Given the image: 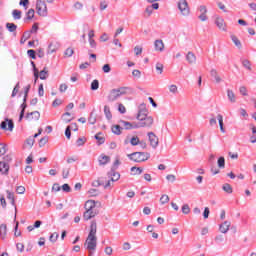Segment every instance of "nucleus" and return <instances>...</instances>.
Wrapping results in <instances>:
<instances>
[{
  "label": "nucleus",
  "instance_id": "423d86ee",
  "mask_svg": "<svg viewBox=\"0 0 256 256\" xmlns=\"http://www.w3.org/2000/svg\"><path fill=\"white\" fill-rule=\"evenodd\" d=\"M154 123L153 117L147 116L146 118L139 120L137 124L138 129L141 127H152Z\"/></svg>",
  "mask_w": 256,
  "mask_h": 256
},
{
  "label": "nucleus",
  "instance_id": "2f4dec72",
  "mask_svg": "<svg viewBox=\"0 0 256 256\" xmlns=\"http://www.w3.org/2000/svg\"><path fill=\"white\" fill-rule=\"evenodd\" d=\"M62 121H64V123H71V121H73V117H71V113L66 112L62 115Z\"/></svg>",
  "mask_w": 256,
  "mask_h": 256
},
{
  "label": "nucleus",
  "instance_id": "5701e85b",
  "mask_svg": "<svg viewBox=\"0 0 256 256\" xmlns=\"http://www.w3.org/2000/svg\"><path fill=\"white\" fill-rule=\"evenodd\" d=\"M210 75H211V77L214 78L215 83H221V81H222L221 76L219 75V72H217L216 69H212L210 71Z\"/></svg>",
  "mask_w": 256,
  "mask_h": 256
},
{
  "label": "nucleus",
  "instance_id": "393cba45",
  "mask_svg": "<svg viewBox=\"0 0 256 256\" xmlns=\"http://www.w3.org/2000/svg\"><path fill=\"white\" fill-rule=\"evenodd\" d=\"M104 114L108 121H111V119H113V114H111V108L108 105L104 106Z\"/></svg>",
  "mask_w": 256,
  "mask_h": 256
},
{
  "label": "nucleus",
  "instance_id": "72a5a7b5",
  "mask_svg": "<svg viewBox=\"0 0 256 256\" xmlns=\"http://www.w3.org/2000/svg\"><path fill=\"white\" fill-rule=\"evenodd\" d=\"M231 39H232V42L234 43V45H236L238 47V49H241V47H242L241 40H239V38L235 35H231Z\"/></svg>",
  "mask_w": 256,
  "mask_h": 256
},
{
  "label": "nucleus",
  "instance_id": "49530a36",
  "mask_svg": "<svg viewBox=\"0 0 256 256\" xmlns=\"http://www.w3.org/2000/svg\"><path fill=\"white\" fill-rule=\"evenodd\" d=\"M218 167L220 169H225V157H220L218 159Z\"/></svg>",
  "mask_w": 256,
  "mask_h": 256
},
{
  "label": "nucleus",
  "instance_id": "13d9d810",
  "mask_svg": "<svg viewBox=\"0 0 256 256\" xmlns=\"http://www.w3.org/2000/svg\"><path fill=\"white\" fill-rule=\"evenodd\" d=\"M16 193H18V195H23L25 193V188L24 186H18L16 188Z\"/></svg>",
  "mask_w": 256,
  "mask_h": 256
},
{
  "label": "nucleus",
  "instance_id": "e433bc0d",
  "mask_svg": "<svg viewBox=\"0 0 256 256\" xmlns=\"http://www.w3.org/2000/svg\"><path fill=\"white\" fill-rule=\"evenodd\" d=\"M6 29H8L10 33H15V31H17V25H15L14 23H7Z\"/></svg>",
  "mask_w": 256,
  "mask_h": 256
},
{
  "label": "nucleus",
  "instance_id": "473e14b6",
  "mask_svg": "<svg viewBox=\"0 0 256 256\" xmlns=\"http://www.w3.org/2000/svg\"><path fill=\"white\" fill-rule=\"evenodd\" d=\"M217 119H218V123H219L221 133H225V128L223 127V115L218 114Z\"/></svg>",
  "mask_w": 256,
  "mask_h": 256
},
{
  "label": "nucleus",
  "instance_id": "9d476101",
  "mask_svg": "<svg viewBox=\"0 0 256 256\" xmlns=\"http://www.w3.org/2000/svg\"><path fill=\"white\" fill-rule=\"evenodd\" d=\"M215 25L218 27L220 31H227V24L222 17L216 16L215 18Z\"/></svg>",
  "mask_w": 256,
  "mask_h": 256
},
{
  "label": "nucleus",
  "instance_id": "f3484780",
  "mask_svg": "<svg viewBox=\"0 0 256 256\" xmlns=\"http://www.w3.org/2000/svg\"><path fill=\"white\" fill-rule=\"evenodd\" d=\"M40 117H41V114L37 111L28 113L26 115V119H28L29 121H39Z\"/></svg>",
  "mask_w": 256,
  "mask_h": 256
},
{
  "label": "nucleus",
  "instance_id": "4468645a",
  "mask_svg": "<svg viewBox=\"0 0 256 256\" xmlns=\"http://www.w3.org/2000/svg\"><path fill=\"white\" fill-rule=\"evenodd\" d=\"M59 47H60V45L58 42L50 43L48 46L47 54L53 55V53H57V51L59 50Z\"/></svg>",
  "mask_w": 256,
  "mask_h": 256
},
{
  "label": "nucleus",
  "instance_id": "69168bd1",
  "mask_svg": "<svg viewBox=\"0 0 256 256\" xmlns=\"http://www.w3.org/2000/svg\"><path fill=\"white\" fill-rule=\"evenodd\" d=\"M132 75H133V77H136L137 79H141V71H139V70H133Z\"/></svg>",
  "mask_w": 256,
  "mask_h": 256
},
{
  "label": "nucleus",
  "instance_id": "a19ab883",
  "mask_svg": "<svg viewBox=\"0 0 256 256\" xmlns=\"http://www.w3.org/2000/svg\"><path fill=\"white\" fill-rule=\"evenodd\" d=\"M108 176L110 177V179H112V181H119V179L121 178V174L115 172L113 174H108Z\"/></svg>",
  "mask_w": 256,
  "mask_h": 256
},
{
  "label": "nucleus",
  "instance_id": "c85d7f7f",
  "mask_svg": "<svg viewBox=\"0 0 256 256\" xmlns=\"http://www.w3.org/2000/svg\"><path fill=\"white\" fill-rule=\"evenodd\" d=\"M0 237H2V239H5V237H7V224L0 225Z\"/></svg>",
  "mask_w": 256,
  "mask_h": 256
},
{
  "label": "nucleus",
  "instance_id": "20e7f679",
  "mask_svg": "<svg viewBox=\"0 0 256 256\" xmlns=\"http://www.w3.org/2000/svg\"><path fill=\"white\" fill-rule=\"evenodd\" d=\"M32 65L34 67V77L36 80H38L40 78V79H42V81H45V79H47V77H49V70H47V68H44L39 73L37 68H35V62H32Z\"/></svg>",
  "mask_w": 256,
  "mask_h": 256
},
{
  "label": "nucleus",
  "instance_id": "cd10ccee",
  "mask_svg": "<svg viewBox=\"0 0 256 256\" xmlns=\"http://www.w3.org/2000/svg\"><path fill=\"white\" fill-rule=\"evenodd\" d=\"M146 229H147L148 233H152L153 239H159V234L153 232V231H155L154 225H148Z\"/></svg>",
  "mask_w": 256,
  "mask_h": 256
},
{
  "label": "nucleus",
  "instance_id": "338daca9",
  "mask_svg": "<svg viewBox=\"0 0 256 256\" xmlns=\"http://www.w3.org/2000/svg\"><path fill=\"white\" fill-rule=\"evenodd\" d=\"M239 91L241 95H243L244 97H247V88L245 86L240 87Z\"/></svg>",
  "mask_w": 256,
  "mask_h": 256
},
{
  "label": "nucleus",
  "instance_id": "3c124183",
  "mask_svg": "<svg viewBox=\"0 0 256 256\" xmlns=\"http://www.w3.org/2000/svg\"><path fill=\"white\" fill-rule=\"evenodd\" d=\"M88 121H89L90 125H95V123H97V117L94 116L93 113H91Z\"/></svg>",
  "mask_w": 256,
  "mask_h": 256
},
{
  "label": "nucleus",
  "instance_id": "7ed1b4c3",
  "mask_svg": "<svg viewBox=\"0 0 256 256\" xmlns=\"http://www.w3.org/2000/svg\"><path fill=\"white\" fill-rule=\"evenodd\" d=\"M55 0H46V3H53ZM45 0H37L36 2V11L40 17H47V4Z\"/></svg>",
  "mask_w": 256,
  "mask_h": 256
},
{
  "label": "nucleus",
  "instance_id": "4d7b16f0",
  "mask_svg": "<svg viewBox=\"0 0 256 256\" xmlns=\"http://www.w3.org/2000/svg\"><path fill=\"white\" fill-rule=\"evenodd\" d=\"M118 111H119V113L125 114V113H127V108H125V105L119 104Z\"/></svg>",
  "mask_w": 256,
  "mask_h": 256
},
{
  "label": "nucleus",
  "instance_id": "58836bf2",
  "mask_svg": "<svg viewBox=\"0 0 256 256\" xmlns=\"http://www.w3.org/2000/svg\"><path fill=\"white\" fill-rule=\"evenodd\" d=\"M84 143H87V138H85V136H82V137L78 138L77 141H76V145L78 147H83Z\"/></svg>",
  "mask_w": 256,
  "mask_h": 256
},
{
  "label": "nucleus",
  "instance_id": "f704fd0d",
  "mask_svg": "<svg viewBox=\"0 0 256 256\" xmlns=\"http://www.w3.org/2000/svg\"><path fill=\"white\" fill-rule=\"evenodd\" d=\"M227 97L231 103H235L237 101L235 99V92H233V90H227Z\"/></svg>",
  "mask_w": 256,
  "mask_h": 256
},
{
  "label": "nucleus",
  "instance_id": "bb28decb",
  "mask_svg": "<svg viewBox=\"0 0 256 256\" xmlns=\"http://www.w3.org/2000/svg\"><path fill=\"white\" fill-rule=\"evenodd\" d=\"M186 59L190 65H193V63H196L197 57L193 54V52H188Z\"/></svg>",
  "mask_w": 256,
  "mask_h": 256
},
{
  "label": "nucleus",
  "instance_id": "2eb2a0df",
  "mask_svg": "<svg viewBox=\"0 0 256 256\" xmlns=\"http://www.w3.org/2000/svg\"><path fill=\"white\" fill-rule=\"evenodd\" d=\"M200 15L198 16V19L200 21H207V7L206 6H200L198 8Z\"/></svg>",
  "mask_w": 256,
  "mask_h": 256
},
{
  "label": "nucleus",
  "instance_id": "4be33fe9",
  "mask_svg": "<svg viewBox=\"0 0 256 256\" xmlns=\"http://www.w3.org/2000/svg\"><path fill=\"white\" fill-rule=\"evenodd\" d=\"M111 131L114 135H121V133H123V127L119 124H115L111 126Z\"/></svg>",
  "mask_w": 256,
  "mask_h": 256
},
{
  "label": "nucleus",
  "instance_id": "6e6d98bb",
  "mask_svg": "<svg viewBox=\"0 0 256 256\" xmlns=\"http://www.w3.org/2000/svg\"><path fill=\"white\" fill-rule=\"evenodd\" d=\"M67 89H69V86H67V84H65V83L60 84V86H59L60 93H65V91H67Z\"/></svg>",
  "mask_w": 256,
  "mask_h": 256
},
{
  "label": "nucleus",
  "instance_id": "a18cd8bd",
  "mask_svg": "<svg viewBox=\"0 0 256 256\" xmlns=\"http://www.w3.org/2000/svg\"><path fill=\"white\" fill-rule=\"evenodd\" d=\"M139 142H140V140H139V137H137V136L132 137L130 140V143L133 147L139 145Z\"/></svg>",
  "mask_w": 256,
  "mask_h": 256
},
{
  "label": "nucleus",
  "instance_id": "774afa93",
  "mask_svg": "<svg viewBox=\"0 0 256 256\" xmlns=\"http://www.w3.org/2000/svg\"><path fill=\"white\" fill-rule=\"evenodd\" d=\"M27 53L31 59H36L35 50H28Z\"/></svg>",
  "mask_w": 256,
  "mask_h": 256
},
{
  "label": "nucleus",
  "instance_id": "a211bd4d",
  "mask_svg": "<svg viewBox=\"0 0 256 256\" xmlns=\"http://www.w3.org/2000/svg\"><path fill=\"white\" fill-rule=\"evenodd\" d=\"M99 165H107V163H111V157L101 154L98 158Z\"/></svg>",
  "mask_w": 256,
  "mask_h": 256
},
{
  "label": "nucleus",
  "instance_id": "f03ea898",
  "mask_svg": "<svg viewBox=\"0 0 256 256\" xmlns=\"http://www.w3.org/2000/svg\"><path fill=\"white\" fill-rule=\"evenodd\" d=\"M128 157L131 161H134V163H143L148 161V159L151 157V154H149V152H134L129 154Z\"/></svg>",
  "mask_w": 256,
  "mask_h": 256
},
{
  "label": "nucleus",
  "instance_id": "dca6fc26",
  "mask_svg": "<svg viewBox=\"0 0 256 256\" xmlns=\"http://www.w3.org/2000/svg\"><path fill=\"white\" fill-rule=\"evenodd\" d=\"M97 216V212L95 210H85L83 213V219L85 221H89L90 219H93V217Z\"/></svg>",
  "mask_w": 256,
  "mask_h": 256
},
{
  "label": "nucleus",
  "instance_id": "39448f33",
  "mask_svg": "<svg viewBox=\"0 0 256 256\" xmlns=\"http://www.w3.org/2000/svg\"><path fill=\"white\" fill-rule=\"evenodd\" d=\"M178 9L184 17H187L190 13L189 4L187 3V0H180L178 2Z\"/></svg>",
  "mask_w": 256,
  "mask_h": 256
},
{
  "label": "nucleus",
  "instance_id": "a878e982",
  "mask_svg": "<svg viewBox=\"0 0 256 256\" xmlns=\"http://www.w3.org/2000/svg\"><path fill=\"white\" fill-rule=\"evenodd\" d=\"M229 227H231V222L225 221L223 224L220 225V231L222 233H227L229 231Z\"/></svg>",
  "mask_w": 256,
  "mask_h": 256
},
{
  "label": "nucleus",
  "instance_id": "680f3d73",
  "mask_svg": "<svg viewBox=\"0 0 256 256\" xmlns=\"http://www.w3.org/2000/svg\"><path fill=\"white\" fill-rule=\"evenodd\" d=\"M169 91H170V93H177V91H178L177 85H175V84L170 85Z\"/></svg>",
  "mask_w": 256,
  "mask_h": 256
},
{
  "label": "nucleus",
  "instance_id": "e2e57ef3",
  "mask_svg": "<svg viewBox=\"0 0 256 256\" xmlns=\"http://www.w3.org/2000/svg\"><path fill=\"white\" fill-rule=\"evenodd\" d=\"M134 53H135V55H141L143 53V48L136 46L134 48Z\"/></svg>",
  "mask_w": 256,
  "mask_h": 256
},
{
  "label": "nucleus",
  "instance_id": "c03bdc74",
  "mask_svg": "<svg viewBox=\"0 0 256 256\" xmlns=\"http://www.w3.org/2000/svg\"><path fill=\"white\" fill-rule=\"evenodd\" d=\"M99 89V80H93L91 83V90L97 91Z\"/></svg>",
  "mask_w": 256,
  "mask_h": 256
},
{
  "label": "nucleus",
  "instance_id": "0e129e2a",
  "mask_svg": "<svg viewBox=\"0 0 256 256\" xmlns=\"http://www.w3.org/2000/svg\"><path fill=\"white\" fill-rule=\"evenodd\" d=\"M156 70L158 71L159 75H161V73H163V64L157 63Z\"/></svg>",
  "mask_w": 256,
  "mask_h": 256
},
{
  "label": "nucleus",
  "instance_id": "5fc2aeb1",
  "mask_svg": "<svg viewBox=\"0 0 256 256\" xmlns=\"http://www.w3.org/2000/svg\"><path fill=\"white\" fill-rule=\"evenodd\" d=\"M242 65L248 69V71H251V62L249 60H243Z\"/></svg>",
  "mask_w": 256,
  "mask_h": 256
},
{
  "label": "nucleus",
  "instance_id": "37998d69",
  "mask_svg": "<svg viewBox=\"0 0 256 256\" xmlns=\"http://www.w3.org/2000/svg\"><path fill=\"white\" fill-rule=\"evenodd\" d=\"M223 191H225V193H233V187H231L229 184H224L222 187Z\"/></svg>",
  "mask_w": 256,
  "mask_h": 256
},
{
  "label": "nucleus",
  "instance_id": "bf43d9fd",
  "mask_svg": "<svg viewBox=\"0 0 256 256\" xmlns=\"http://www.w3.org/2000/svg\"><path fill=\"white\" fill-rule=\"evenodd\" d=\"M166 179H167V181H170L171 183H175L177 178L175 177V175L169 174L166 176Z\"/></svg>",
  "mask_w": 256,
  "mask_h": 256
},
{
  "label": "nucleus",
  "instance_id": "9b49d317",
  "mask_svg": "<svg viewBox=\"0 0 256 256\" xmlns=\"http://www.w3.org/2000/svg\"><path fill=\"white\" fill-rule=\"evenodd\" d=\"M120 125H122L123 129L131 130V129H138L137 123H131L124 120L119 121Z\"/></svg>",
  "mask_w": 256,
  "mask_h": 256
},
{
  "label": "nucleus",
  "instance_id": "8fccbe9b",
  "mask_svg": "<svg viewBox=\"0 0 256 256\" xmlns=\"http://www.w3.org/2000/svg\"><path fill=\"white\" fill-rule=\"evenodd\" d=\"M12 15L14 19H21L22 13L20 10H13Z\"/></svg>",
  "mask_w": 256,
  "mask_h": 256
},
{
  "label": "nucleus",
  "instance_id": "412c9836",
  "mask_svg": "<svg viewBox=\"0 0 256 256\" xmlns=\"http://www.w3.org/2000/svg\"><path fill=\"white\" fill-rule=\"evenodd\" d=\"M7 199L10 201L11 205L15 207V211H17V206L15 205V194L9 190H6Z\"/></svg>",
  "mask_w": 256,
  "mask_h": 256
},
{
  "label": "nucleus",
  "instance_id": "4c0bfd02",
  "mask_svg": "<svg viewBox=\"0 0 256 256\" xmlns=\"http://www.w3.org/2000/svg\"><path fill=\"white\" fill-rule=\"evenodd\" d=\"M33 17H35V9L31 8L26 13V19H28V21H31V19H33Z\"/></svg>",
  "mask_w": 256,
  "mask_h": 256
},
{
  "label": "nucleus",
  "instance_id": "b1692460",
  "mask_svg": "<svg viewBox=\"0 0 256 256\" xmlns=\"http://www.w3.org/2000/svg\"><path fill=\"white\" fill-rule=\"evenodd\" d=\"M0 173H2V175H7L9 173V164L0 162Z\"/></svg>",
  "mask_w": 256,
  "mask_h": 256
},
{
  "label": "nucleus",
  "instance_id": "c756f323",
  "mask_svg": "<svg viewBox=\"0 0 256 256\" xmlns=\"http://www.w3.org/2000/svg\"><path fill=\"white\" fill-rule=\"evenodd\" d=\"M25 101H27V98H24V102L21 105V112H20V117H19V121L23 120V117L25 116V109H27V103H25Z\"/></svg>",
  "mask_w": 256,
  "mask_h": 256
},
{
  "label": "nucleus",
  "instance_id": "f8f14e48",
  "mask_svg": "<svg viewBox=\"0 0 256 256\" xmlns=\"http://www.w3.org/2000/svg\"><path fill=\"white\" fill-rule=\"evenodd\" d=\"M119 93L117 92V90L114 88L112 89L107 96V99L110 103H113L114 101H117L119 99Z\"/></svg>",
  "mask_w": 256,
  "mask_h": 256
},
{
  "label": "nucleus",
  "instance_id": "f257e3e1",
  "mask_svg": "<svg viewBox=\"0 0 256 256\" xmlns=\"http://www.w3.org/2000/svg\"><path fill=\"white\" fill-rule=\"evenodd\" d=\"M84 247L90 253H94L95 249H97V222L95 221L91 222L90 231L84 243Z\"/></svg>",
  "mask_w": 256,
  "mask_h": 256
},
{
  "label": "nucleus",
  "instance_id": "c9c22d12",
  "mask_svg": "<svg viewBox=\"0 0 256 256\" xmlns=\"http://www.w3.org/2000/svg\"><path fill=\"white\" fill-rule=\"evenodd\" d=\"M131 173L132 175H141V173H143V168L134 166L131 168Z\"/></svg>",
  "mask_w": 256,
  "mask_h": 256
},
{
  "label": "nucleus",
  "instance_id": "6ab92c4d",
  "mask_svg": "<svg viewBox=\"0 0 256 256\" xmlns=\"http://www.w3.org/2000/svg\"><path fill=\"white\" fill-rule=\"evenodd\" d=\"M154 47L155 51H159L161 53L165 50V43H163V40H155Z\"/></svg>",
  "mask_w": 256,
  "mask_h": 256
},
{
  "label": "nucleus",
  "instance_id": "de8ad7c7",
  "mask_svg": "<svg viewBox=\"0 0 256 256\" xmlns=\"http://www.w3.org/2000/svg\"><path fill=\"white\" fill-rule=\"evenodd\" d=\"M169 201V195L163 194L160 198L161 205H165Z\"/></svg>",
  "mask_w": 256,
  "mask_h": 256
},
{
  "label": "nucleus",
  "instance_id": "1a4fd4ad",
  "mask_svg": "<svg viewBox=\"0 0 256 256\" xmlns=\"http://www.w3.org/2000/svg\"><path fill=\"white\" fill-rule=\"evenodd\" d=\"M15 125L13 124V120L6 119L5 121L1 122L0 129L3 131H13Z\"/></svg>",
  "mask_w": 256,
  "mask_h": 256
},
{
  "label": "nucleus",
  "instance_id": "864d4df0",
  "mask_svg": "<svg viewBox=\"0 0 256 256\" xmlns=\"http://www.w3.org/2000/svg\"><path fill=\"white\" fill-rule=\"evenodd\" d=\"M74 53L75 51L73 50V48H67L64 55L65 57H71Z\"/></svg>",
  "mask_w": 256,
  "mask_h": 256
},
{
  "label": "nucleus",
  "instance_id": "603ef678",
  "mask_svg": "<svg viewBox=\"0 0 256 256\" xmlns=\"http://www.w3.org/2000/svg\"><path fill=\"white\" fill-rule=\"evenodd\" d=\"M49 239L52 243H55L57 239H59V234L57 232H54L53 234H51Z\"/></svg>",
  "mask_w": 256,
  "mask_h": 256
},
{
  "label": "nucleus",
  "instance_id": "09e8293b",
  "mask_svg": "<svg viewBox=\"0 0 256 256\" xmlns=\"http://www.w3.org/2000/svg\"><path fill=\"white\" fill-rule=\"evenodd\" d=\"M47 143H49V137H43V138L39 141V146H40V147H45V145H47Z\"/></svg>",
  "mask_w": 256,
  "mask_h": 256
},
{
  "label": "nucleus",
  "instance_id": "6e6552de",
  "mask_svg": "<svg viewBox=\"0 0 256 256\" xmlns=\"http://www.w3.org/2000/svg\"><path fill=\"white\" fill-rule=\"evenodd\" d=\"M148 141L153 149H157V147H159V137H157L155 133H148Z\"/></svg>",
  "mask_w": 256,
  "mask_h": 256
},
{
  "label": "nucleus",
  "instance_id": "052dcab7",
  "mask_svg": "<svg viewBox=\"0 0 256 256\" xmlns=\"http://www.w3.org/2000/svg\"><path fill=\"white\" fill-rule=\"evenodd\" d=\"M107 7H109V4H107L106 1L100 2V10L101 11H105V9H107Z\"/></svg>",
  "mask_w": 256,
  "mask_h": 256
},
{
  "label": "nucleus",
  "instance_id": "0eeeda50",
  "mask_svg": "<svg viewBox=\"0 0 256 256\" xmlns=\"http://www.w3.org/2000/svg\"><path fill=\"white\" fill-rule=\"evenodd\" d=\"M147 117H149L147 107L145 106V104H141L139 106V111H138V114L136 116V119L138 121H143V119H145Z\"/></svg>",
  "mask_w": 256,
  "mask_h": 256
},
{
  "label": "nucleus",
  "instance_id": "7c9ffc66",
  "mask_svg": "<svg viewBox=\"0 0 256 256\" xmlns=\"http://www.w3.org/2000/svg\"><path fill=\"white\" fill-rule=\"evenodd\" d=\"M95 139L97 140L98 145H103L105 143V137L103 133L99 132L95 135Z\"/></svg>",
  "mask_w": 256,
  "mask_h": 256
},
{
  "label": "nucleus",
  "instance_id": "aec40b11",
  "mask_svg": "<svg viewBox=\"0 0 256 256\" xmlns=\"http://www.w3.org/2000/svg\"><path fill=\"white\" fill-rule=\"evenodd\" d=\"M96 206L97 204L95 203V200H88L85 202L84 209L85 211H91L95 209Z\"/></svg>",
  "mask_w": 256,
  "mask_h": 256
},
{
  "label": "nucleus",
  "instance_id": "ddd939ff",
  "mask_svg": "<svg viewBox=\"0 0 256 256\" xmlns=\"http://www.w3.org/2000/svg\"><path fill=\"white\" fill-rule=\"evenodd\" d=\"M118 95L121 97L122 95H128V93H133V89L131 87L123 86L119 88H115Z\"/></svg>",
  "mask_w": 256,
  "mask_h": 256
},
{
  "label": "nucleus",
  "instance_id": "ea45409f",
  "mask_svg": "<svg viewBox=\"0 0 256 256\" xmlns=\"http://www.w3.org/2000/svg\"><path fill=\"white\" fill-rule=\"evenodd\" d=\"M7 153V144L1 143L0 144V157H3Z\"/></svg>",
  "mask_w": 256,
  "mask_h": 256
},
{
  "label": "nucleus",
  "instance_id": "79ce46f5",
  "mask_svg": "<svg viewBox=\"0 0 256 256\" xmlns=\"http://www.w3.org/2000/svg\"><path fill=\"white\" fill-rule=\"evenodd\" d=\"M182 213H184V215H189L191 213V208L189 207V204H184L182 206Z\"/></svg>",
  "mask_w": 256,
  "mask_h": 256
}]
</instances>
